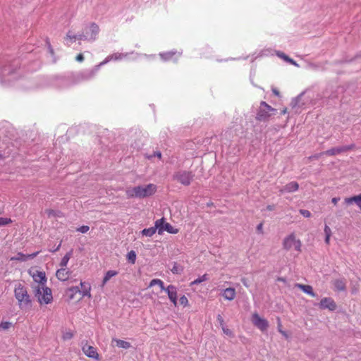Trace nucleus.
Here are the masks:
<instances>
[{"mask_svg":"<svg viewBox=\"0 0 361 361\" xmlns=\"http://www.w3.org/2000/svg\"><path fill=\"white\" fill-rule=\"evenodd\" d=\"M301 241L295 238L293 233L286 236L283 240V247L286 250H290L293 247L296 251L301 252Z\"/></svg>","mask_w":361,"mask_h":361,"instance_id":"8","label":"nucleus"},{"mask_svg":"<svg viewBox=\"0 0 361 361\" xmlns=\"http://www.w3.org/2000/svg\"><path fill=\"white\" fill-rule=\"evenodd\" d=\"M60 247H61V243L56 247V248L55 250H53V252L58 251L60 249Z\"/></svg>","mask_w":361,"mask_h":361,"instance_id":"59","label":"nucleus"},{"mask_svg":"<svg viewBox=\"0 0 361 361\" xmlns=\"http://www.w3.org/2000/svg\"><path fill=\"white\" fill-rule=\"evenodd\" d=\"M12 222L9 218L0 217V226H6Z\"/></svg>","mask_w":361,"mask_h":361,"instance_id":"36","label":"nucleus"},{"mask_svg":"<svg viewBox=\"0 0 361 361\" xmlns=\"http://www.w3.org/2000/svg\"><path fill=\"white\" fill-rule=\"evenodd\" d=\"M164 290L166 292L171 302H173L175 306H176L178 300L177 288L173 285H169L165 288V290Z\"/></svg>","mask_w":361,"mask_h":361,"instance_id":"15","label":"nucleus"},{"mask_svg":"<svg viewBox=\"0 0 361 361\" xmlns=\"http://www.w3.org/2000/svg\"><path fill=\"white\" fill-rule=\"evenodd\" d=\"M157 226L154 225L153 227H150L148 228H145L141 231L142 235H145L147 237H152L157 232Z\"/></svg>","mask_w":361,"mask_h":361,"instance_id":"30","label":"nucleus"},{"mask_svg":"<svg viewBox=\"0 0 361 361\" xmlns=\"http://www.w3.org/2000/svg\"><path fill=\"white\" fill-rule=\"evenodd\" d=\"M208 280V276L207 274H204L202 276L197 278V279L194 280L192 282H191V285H196L199 284L203 281Z\"/></svg>","mask_w":361,"mask_h":361,"instance_id":"35","label":"nucleus"},{"mask_svg":"<svg viewBox=\"0 0 361 361\" xmlns=\"http://www.w3.org/2000/svg\"><path fill=\"white\" fill-rule=\"evenodd\" d=\"M156 285L159 286L161 290H165L164 282L161 279H152L150 281L149 286L152 287Z\"/></svg>","mask_w":361,"mask_h":361,"instance_id":"31","label":"nucleus"},{"mask_svg":"<svg viewBox=\"0 0 361 361\" xmlns=\"http://www.w3.org/2000/svg\"><path fill=\"white\" fill-rule=\"evenodd\" d=\"M217 321L219 322V323L220 324V325L223 326L224 324V319L223 317H221V314H218L217 315Z\"/></svg>","mask_w":361,"mask_h":361,"instance_id":"47","label":"nucleus"},{"mask_svg":"<svg viewBox=\"0 0 361 361\" xmlns=\"http://www.w3.org/2000/svg\"><path fill=\"white\" fill-rule=\"evenodd\" d=\"M73 254V250H70L61 259V262L59 264L60 267L66 268L68 261L70 260Z\"/></svg>","mask_w":361,"mask_h":361,"instance_id":"27","label":"nucleus"},{"mask_svg":"<svg viewBox=\"0 0 361 361\" xmlns=\"http://www.w3.org/2000/svg\"><path fill=\"white\" fill-rule=\"evenodd\" d=\"M99 64L90 69L71 73L68 76L56 77L54 85L59 88H66L93 78L100 68Z\"/></svg>","mask_w":361,"mask_h":361,"instance_id":"1","label":"nucleus"},{"mask_svg":"<svg viewBox=\"0 0 361 361\" xmlns=\"http://www.w3.org/2000/svg\"><path fill=\"white\" fill-rule=\"evenodd\" d=\"M87 31L89 32V35H91V30H87Z\"/></svg>","mask_w":361,"mask_h":361,"instance_id":"61","label":"nucleus"},{"mask_svg":"<svg viewBox=\"0 0 361 361\" xmlns=\"http://www.w3.org/2000/svg\"><path fill=\"white\" fill-rule=\"evenodd\" d=\"M14 295L21 310L31 307L32 300L27 288L21 283H18L14 289Z\"/></svg>","mask_w":361,"mask_h":361,"instance_id":"5","label":"nucleus"},{"mask_svg":"<svg viewBox=\"0 0 361 361\" xmlns=\"http://www.w3.org/2000/svg\"><path fill=\"white\" fill-rule=\"evenodd\" d=\"M73 35H71V32H68L66 35V40H70V42L72 43L73 42Z\"/></svg>","mask_w":361,"mask_h":361,"instance_id":"46","label":"nucleus"},{"mask_svg":"<svg viewBox=\"0 0 361 361\" xmlns=\"http://www.w3.org/2000/svg\"><path fill=\"white\" fill-rule=\"evenodd\" d=\"M207 205L208 206L212 205V203H208Z\"/></svg>","mask_w":361,"mask_h":361,"instance_id":"62","label":"nucleus"},{"mask_svg":"<svg viewBox=\"0 0 361 361\" xmlns=\"http://www.w3.org/2000/svg\"><path fill=\"white\" fill-rule=\"evenodd\" d=\"M276 111V109L271 107L265 102H261L256 115V120L259 121H267L271 115L275 114Z\"/></svg>","mask_w":361,"mask_h":361,"instance_id":"7","label":"nucleus"},{"mask_svg":"<svg viewBox=\"0 0 361 361\" xmlns=\"http://www.w3.org/2000/svg\"><path fill=\"white\" fill-rule=\"evenodd\" d=\"M180 304L184 307L188 305V300L185 295H183L179 299Z\"/></svg>","mask_w":361,"mask_h":361,"instance_id":"38","label":"nucleus"},{"mask_svg":"<svg viewBox=\"0 0 361 361\" xmlns=\"http://www.w3.org/2000/svg\"><path fill=\"white\" fill-rule=\"evenodd\" d=\"M194 173L192 171H178L173 174V179L180 184L188 186L194 178Z\"/></svg>","mask_w":361,"mask_h":361,"instance_id":"9","label":"nucleus"},{"mask_svg":"<svg viewBox=\"0 0 361 361\" xmlns=\"http://www.w3.org/2000/svg\"><path fill=\"white\" fill-rule=\"evenodd\" d=\"M46 44H47V47H48V49H49V53H50L51 55H54V49H53V48H52V47H51V44H50V42H49V39H48V38L46 39Z\"/></svg>","mask_w":361,"mask_h":361,"instance_id":"41","label":"nucleus"},{"mask_svg":"<svg viewBox=\"0 0 361 361\" xmlns=\"http://www.w3.org/2000/svg\"><path fill=\"white\" fill-rule=\"evenodd\" d=\"M279 329H281V324L279 318H278V330Z\"/></svg>","mask_w":361,"mask_h":361,"instance_id":"57","label":"nucleus"},{"mask_svg":"<svg viewBox=\"0 0 361 361\" xmlns=\"http://www.w3.org/2000/svg\"><path fill=\"white\" fill-rule=\"evenodd\" d=\"M262 227H263V225L262 224H259V225H257V230L259 232V233H262Z\"/></svg>","mask_w":361,"mask_h":361,"instance_id":"52","label":"nucleus"},{"mask_svg":"<svg viewBox=\"0 0 361 361\" xmlns=\"http://www.w3.org/2000/svg\"><path fill=\"white\" fill-rule=\"evenodd\" d=\"M355 59H360L361 60V53L356 55L355 57Z\"/></svg>","mask_w":361,"mask_h":361,"instance_id":"58","label":"nucleus"},{"mask_svg":"<svg viewBox=\"0 0 361 361\" xmlns=\"http://www.w3.org/2000/svg\"><path fill=\"white\" fill-rule=\"evenodd\" d=\"M127 259H128V262H130L132 264L135 263L136 253H135V252L134 250H131V251L128 252V254H127Z\"/></svg>","mask_w":361,"mask_h":361,"instance_id":"34","label":"nucleus"},{"mask_svg":"<svg viewBox=\"0 0 361 361\" xmlns=\"http://www.w3.org/2000/svg\"><path fill=\"white\" fill-rule=\"evenodd\" d=\"M300 213L302 214L304 217L309 218L312 216L310 211L307 209H300Z\"/></svg>","mask_w":361,"mask_h":361,"instance_id":"39","label":"nucleus"},{"mask_svg":"<svg viewBox=\"0 0 361 361\" xmlns=\"http://www.w3.org/2000/svg\"><path fill=\"white\" fill-rule=\"evenodd\" d=\"M345 202L347 204H351L353 203H355L356 205L361 210V193L358 195H355L350 197H347L345 199Z\"/></svg>","mask_w":361,"mask_h":361,"instance_id":"21","label":"nucleus"},{"mask_svg":"<svg viewBox=\"0 0 361 361\" xmlns=\"http://www.w3.org/2000/svg\"><path fill=\"white\" fill-rule=\"evenodd\" d=\"M118 272L117 271L114 270H109L106 274L105 276L102 280V286H104L113 276H116L118 275Z\"/></svg>","mask_w":361,"mask_h":361,"instance_id":"28","label":"nucleus"},{"mask_svg":"<svg viewBox=\"0 0 361 361\" xmlns=\"http://www.w3.org/2000/svg\"><path fill=\"white\" fill-rule=\"evenodd\" d=\"M71 274V271L66 268L61 267L56 272V278L61 281H67Z\"/></svg>","mask_w":361,"mask_h":361,"instance_id":"18","label":"nucleus"},{"mask_svg":"<svg viewBox=\"0 0 361 361\" xmlns=\"http://www.w3.org/2000/svg\"><path fill=\"white\" fill-rule=\"evenodd\" d=\"M334 286L337 290L343 291L346 288L345 282L343 279H336L334 281Z\"/></svg>","mask_w":361,"mask_h":361,"instance_id":"29","label":"nucleus"},{"mask_svg":"<svg viewBox=\"0 0 361 361\" xmlns=\"http://www.w3.org/2000/svg\"><path fill=\"white\" fill-rule=\"evenodd\" d=\"M63 337L64 340L71 339L73 337V334L71 332H67L63 335Z\"/></svg>","mask_w":361,"mask_h":361,"instance_id":"44","label":"nucleus"},{"mask_svg":"<svg viewBox=\"0 0 361 361\" xmlns=\"http://www.w3.org/2000/svg\"><path fill=\"white\" fill-rule=\"evenodd\" d=\"M99 27L97 24L95 23H92L89 26H86L83 32L80 35H73V39L75 42L76 39L79 40H88V41H94L97 39V36L99 34Z\"/></svg>","mask_w":361,"mask_h":361,"instance_id":"6","label":"nucleus"},{"mask_svg":"<svg viewBox=\"0 0 361 361\" xmlns=\"http://www.w3.org/2000/svg\"><path fill=\"white\" fill-rule=\"evenodd\" d=\"M252 323L262 331H267L269 327V322L266 319L262 318L255 312L252 314L251 318Z\"/></svg>","mask_w":361,"mask_h":361,"instance_id":"11","label":"nucleus"},{"mask_svg":"<svg viewBox=\"0 0 361 361\" xmlns=\"http://www.w3.org/2000/svg\"><path fill=\"white\" fill-rule=\"evenodd\" d=\"M39 253V252H35L32 254L29 255H24L22 252H18L17 255L13 257H11V260H16V261H21L25 262L28 259H34L35 257L37 256V255Z\"/></svg>","mask_w":361,"mask_h":361,"instance_id":"19","label":"nucleus"},{"mask_svg":"<svg viewBox=\"0 0 361 361\" xmlns=\"http://www.w3.org/2000/svg\"><path fill=\"white\" fill-rule=\"evenodd\" d=\"M286 61H288V62H290L291 64H293V65H295V66H298V64L296 63V62H295L294 60H293V59H290V58H288V59Z\"/></svg>","mask_w":361,"mask_h":361,"instance_id":"55","label":"nucleus"},{"mask_svg":"<svg viewBox=\"0 0 361 361\" xmlns=\"http://www.w3.org/2000/svg\"><path fill=\"white\" fill-rule=\"evenodd\" d=\"M112 343H115L117 347L123 349H128L131 347V345L129 342L121 339L113 338Z\"/></svg>","mask_w":361,"mask_h":361,"instance_id":"26","label":"nucleus"},{"mask_svg":"<svg viewBox=\"0 0 361 361\" xmlns=\"http://www.w3.org/2000/svg\"><path fill=\"white\" fill-rule=\"evenodd\" d=\"M155 226H157L159 234H162L164 231H167L171 234H176L178 231L177 228L173 227L169 223L166 222L164 217L157 220L155 221Z\"/></svg>","mask_w":361,"mask_h":361,"instance_id":"10","label":"nucleus"},{"mask_svg":"<svg viewBox=\"0 0 361 361\" xmlns=\"http://www.w3.org/2000/svg\"><path fill=\"white\" fill-rule=\"evenodd\" d=\"M277 55L280 57V58H282L285 61H287L288 59V56H286L284 53L283 52H278Z\"/></svg>","mask_w":361,"mask_h":361,"instance_id":"45","label":"nucleus"},{"mask_svg":"<svg viewBox=\"0 0 361 361\" xmlns=\"http://www.w3.org/2000/svg\"><path fill=\"white\" fill-rule=\"evenodd\" d=\"M18 67V61L15 60L12 63L4 66L0 75V82L3 86L9 85L12 81L17 80L19 78V74L17 73Z\"/></svg>","mask_w":361,"mask_h":361,"instance_id":"4","label":"nucleus"},{"mask_svg":"<svg viewBox=\"0 0 361 361\" xmlns=\"http://www.w3.org/2000/svg\"><path fill=\"white\" fill-rule=\"evenodd\" d=\"M324 230L325 235H331V230L329 226L325 225Z\"/></svg>","mask_w":361,"mask_h":361,"instance_id":"43","label":"nucleus"},{"mask_svg":"<svg viewBox=\"0 0 361 361\" xmlns=\"http://www.w3.org/2000/svg\"><path fill=\"white\" fill-rule=\"evenodd\" d=\"M272 92L277 97L280 96V92L276 88H272Z\"/></svg>","mask_w":361,"mask_h":361,"instance_id":"51","label":"nucleus"},{"mask_svg":"<svg viewBox=\"0 0 361 361\" xmlns=\"http://www.w3.org/2000/svg\"><path fill=\"white\" fill-rule=\"evenodd\" d=\"M295 286L302 290L304 293L310 295L312 297H316L317 295L313 291V288L310 285H304L300 283H296Z\"/></svg>","mask_w":361,"mask_h":361,"instance_id":"22","label":"nucleus"},{"mask_svg":"<svg viewBox=\"0 0 361 361\" xmlns=\"http://www.w3.org/2000/svg\"><path fill=\"white\" fill-rule=\"evenodd\" d=\"M80 286H81V290H80V294H82V297H85V296H88V297H90L91 296V294H90V290H91V286L88 283H85V282H80Z\"/></svg>","mask_w":361,"mask_h":361,"instance_id":"24","label":"nucleus"},{"mask_svg":"<svg viewBox=\"0 0 361 361\" xmlns=\"http://www.w3.org/2000/svg\"><path fill=\"white\" fill-rule=\"evenodd\" d=\"M82 349L83 353L88 357L94 358L96 360L99 359V355H98L97 350L94 347L88 345L86 344L84 346H82Z\"/></svg>","mask_w":361,"mask_h":361,"instance_id":"17","label":"nucleus"},{"mask_svg":"<svg viewBox=\"0 0 361 361\" xmlns=\"http://www.w3.org/2000/svg\"><path fill=\"white\" fill-rule=\"evenodd\" d=\"M76 61H79V62H82L84 61V56L82 54H79L77 56H76Z\"/></svg>","mask_w":361,"mask_h":361,"instance_id":"48","label":"nucleus"},{"mask_svg":"<svg viewBox=\"0 0 361 361\" xmlns=\"http://www.w3.org/2000/svg\"><path fill=\"white\" fill-rule=\"evenodd\" d=\"M171 271L175 274H180L183 271V267L178 264L177 262H173V267L171 268Z\"/></svg>","mask_w":361,"mask_h":361,"instance_id":"32","label":"nucleus"},{"mask_svg":"<svg viewBox=\"0 0 361 361\" xmlns=\"http://www.w3.org/2000/svg\"><path fill=\"white\" fill-rule=\"evenodd\" d=\"M128 56V53L123 54V53H114L111 55H109L103 61L99 63V66H102L103 65L106 64L111 61H119L127 57Z\"/></svg>","mask_w":361,"mask_h":361,"instance_id":"16","label":"nucleus"},{"mask_svg":"<svg viewBox=\"0 0 361 361\" xmlns=\"http://www.w3.org/2000/svg\"><path fill=\"white\" fill-rule=\"evenodd\" d=\"M157 157L159 159H161V152L160 151L154 152V154L152 155H150L149 157H148V158L149 159H152V157Z\"/></svg>","mask_w":361,"mask_h":361,"instance_id":"42","label":"nucleus"},{"mask_svg":"<svg viewBox=\"0 0 361 361\" xmlns=\"http://www.w3.org/2000/svg\"><path fill=\"white\" fill-rule=\"evenodd\" d=\"M355 145L354 144H351L349 145L334 147V148H331V149H329L325 151L324 152H323V154H326L327 156H335V155L352 150L355 148Z\"/></svg>","mask_w":361,"mask_h":361,"instance_id":"12","label":"nucleus"},{"mask_svg":"<svg viewBox=\"0 0 361 361\" xmlns=\"http://www.w3.org/2000/svg\"><path fill=\"white\" fill-rule=\"evenodd\" d=\"M157 191V185L152 183L146 185H138L128 188L126 194L128 198H145L154 195Z\"/></svg>","mask_w":361,"mask_h":361,"instance_id":"3","label":"nucleus"},{"mask_svg":"<svg viewBox=\"0 0 361 361\" xmlns=\"http://www.w3.org/2000/svg\"><path fill=\"white\" fill-rule=\"evenodd\" d=\"M182 52L177 51L176 50H171L166 52L159 53V56L161 59L164 61H173V62H177L178 58L181 56Z\"/></svg>","mask_w":361,"mask_h":361,"instance_id":"13","label":"nucleus"},{"mask_svg":"<svg viewBox=\"0 0 361 361\" xmlns=\"http://www.w3.org/2000/svg\"><path fill=\"white\" fill-rule=\"evenodd\" d=\"M33 280L37 284L32 286L33 294L37 298L40 305H47L52 302L53 296L51 290L47 287V278L45 273L37 271L36 274L32 276Z\"/></svg>","mask_w":361,"mask_h":361,"instance_id":"2","label":"nucleus"},{"mask_svg":"<svg viewBox=\"0 0 361 361\" xmlns=\"http://www.w3.org/2000/svg\"><path fill=\"white\" fill-rule=\"evenodd\" d=\"M12 324L9 322H2L0 323V329L6 330L11 326Z\"/></svg>","mask_w":361,"mask_h":361,"instance_id":"37","label":"nucleus"},{"mask_svg":"<svg viewBox=\"0 0 361 361\" xmlns=\"http://www.w3.org/2000/svg\"><path fill=\"white\" fill-rule=\"evenodd\" d=\"M266 209H267V210H269V211H273L275 209V205H274V204L267 205Z\"/></svg>","mask_w":361,"mask_h":361,"instance_id":"50","label":"nucleus"},{"mask_svg":"<svg viewBox=\"0 0 361 361\" xmlns=\"http://www.w3.org/2000/svg\"><path fill=\"white\" fill-rule=\"evenodd\" d=\"M299 185L295 181H292L287 183L284 187L279 190L281 193L293 192L298 190Z\"/></svg>","mask_w":361,"mask_h":361,"instance_id":"20","label":"nucleus"},{"mask_svg":"<svg viewBox=\"0 0 361 361\" xmlns=\"http://www.w3.org/2000/svg\"><path fill=\"white\" fill-rule=\"evenodd\" d=\"M340 198L339 197H334L331 200V202L334 204H336L337 202L339 201Z\"/></svg>","mask_w":361,"mask_h":361,"instance_id":"53","label":"nucleus"},{"mask_svg":"<svg viewBox=\"0 0 361 361\" xmlns=\"http://www.w3.org/2000/svg\"><path fill=\"white\" fill-rule=\"evenodd\" d=\"M319 307L322 310L327 309L330 311H334L337 305L331 298H324L319 303Z\"/></svg>","mask_w":361,"mask_h":361,"instance_id":"14","label":"nucleus"},{"mask_svg":"<svg viewBox=\"0 0 361 361\" xmlns=\"http://www.w3.org/2000/svg\"><path fill=\"white\" fill-rule=\"evenodd\" d=\"M90 229V227L88 226H82L80 227H79L77 231L82 233H87Z\"/></svg>","mask_w":361,"mask_h":361,"instance_id":"40","label":"nucleus"},{"mask_svg":"<svg viewBox=\"0 0 361 361\" xmlns=\"http://www.w3.org/2000/svg\"><path fill=\"white\" fill-rule=\"evenodd\" d=\"M330 236H331V235H326V237H325V243H326V244H329V243Z\"/></svg>","mask_w":361,"mask_h":361,"instance_id":"56","label":"nucleus"},{"mask_svg":"<svg viewBox=\"0 0 361 361\" xmlns=\"http://www.w3.org/2000/svg\"><path fill=\"white\" fill-rule=\"evenodd\" d=\"M80 293V289L78 286H72L71 288H68L66 291V293L67 296L68 297L69 300H73L75 298V295L77 293Z\"/></svg>","mask_w":361,"mask_h":361,"instance_id":"25","label":"nucleus"},{"mask_svg":"<svg viewBox=\"0 0 361 361\" xmlns=\"http://www.w3.org/2000/svg\"><path fill=\"white\" fill-rule=\"evenodd\" d=\"M46 213L49 218L50 217H61L62 213L60 211L54 209H47Z\"/></svg>","mask_w":361,"mask_h":361,"instance_id":"33","label":"nucleus"},{"mask_svg":"<svg viewBox=\"0 0 361 361\" xmlns=\"http://www.w3.org/2000/svg\"><path fill=\"white\" fill-rule=\"evenodd\" d=\"M223 331L227 335L231 334V331L228 329H225L224 327H223Z\"/></svg>","mask_w":361,"mask_h":361,"instance_id":"54","label":"nucleus"},{"mask_svg":"<svg viewBox=\"0 0 361 361\" xmlns=\"http://www.w3.org/2000/svg\"><path fill=\"white\" fill-rule=\"evenodd\" d=\"M286 112H287V109L285 108L284 109L282 110L281 114H286Z\"/></svg>","mask_w":361,"mask_h":361,"instance_id":"60","label":"nucleus"},{"mask_svg":"<svg viewBox=\"0 0 361 361\" xmlns=\"http://www.w3.org/2000/svg\"><path fill=\"white\" fill-rule=\"evenodd\" d=\"M279 331L286 338L288 339V334L286 333V331L282 330V329H279Z\"/></svg>","mask_w":361,"mask_h":361,"instance_id":"49","label":"nucleus"},{"mask_svg":"<svg viewBox=\"0 0 361 361\" xmlns=\"http://www.w3.org/2000/svg\"><path fill=\"white\" fill-rule=\"evenodd\" d=\"M222 295L227 300H233L235 297V290L233 288H226Z\"/></svg>","mask_w":361,"mask_h":361,"instance_id":"23","label":"nucleus"}]
</instances>
